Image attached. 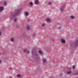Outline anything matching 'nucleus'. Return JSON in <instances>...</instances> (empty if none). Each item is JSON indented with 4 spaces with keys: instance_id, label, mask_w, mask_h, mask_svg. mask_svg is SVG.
Wrapping results in <instances>:
<instances>
[{
    "instance_id": "obj_1",
    "label": "nucleus",
    "mask_w": 78,
    "mask_h": 78,
    "mask_svg": "<svg viewBox=\"0 0 78 78\" xmlns=\"http://www.w3.org/2000/svg\"><path fill=\"white\" fill-rule=\"evenodd\" d=\"M19 10H17L15 11L14 13H12V14L11 15L10 19L11 20H12V19L14 18V17H15L16 16L19 14Z\"/></svg>"
},
{
    "instance_id": "obj_2",
    "label": "nucleus",
    "mask_w": 78,
    "mask_h": 78,
    "mask_svg": "<svg viewBox=\"0 0 78 78\" xmlns=\"http://www.w3.org/2000/svg\"><path fill=\"white\" fill-rule=\"evenodd\" d=\"M37 50H36V49H34L32 50V53L33 56L34 57V58H37Z\"/></svg>"
},
{
    "instance_id": "obj_3",
    "label": "nucleus",
    "mask_w": 78,
    "mask_h": 78,
    "mask_svg": "<svg viewBox=\"0 0 78 78\" xmlns=\"http://www.w3.org/2000/svg\"><path fill=\"white\" fill-rule=\"evenodd\" d=\"M6 4H7V2L5 1H2V3H1V5L3 6H6Z\"/></svg>"
},
{
    "instance_id": "obj_4",
    "label": "nucleus",
    "mask_w": 78,
    "mask_h": 78,
    "mask_svg": "<svg viewBox=\"0 0 78 78\" xmlns=\"http://www.w3.org/2000/svg\"><path fill=\"white\" fill-rule=\"evenodd\" d=\"M46 21L48 23L51 22V19L50 18L47 17L46 19Z\"/></svg>"
},
{
    "instance_id": "obj_5",
    "label": "nucleus",
    "mask_w": 78,
    "mask_h": 78,
    "mask_svg": "<svg viewBox=\"0 0 78 78\" xmlns=\"http://www.w3.org/2000/svg\"><path fill=\"white\" fill-rule=\"evenodd\" d=\"M5 7L3 6H0V12H2L4 10Z\"/></svg>"
},
{
    "instance_id": "obj_6",
    "label": "nucleus",
    "mask_w": 78,
    "mask_h": 78,
    "mask_svg": "<svg viewBox=\"0 0 78 78\" xmlns=\"http://www.w3.org/2000/svg\"><path fill=\"white\" fill-rule=\"evenodd\" d=\"M23 50L25 53H27V54H29L30 53V51L28 50V49H25Z\"/></svg>"
},
{
    "instance_id": "obj_7",
    "label": "nucleus",
    "mask_w": 78,
    "mask_h": 78,
    "mask_svg": "<svg viewBox=\"0 0 78 78\" xmlns=\"http://www.w3.org/2000/svg\"><path fill=\"white\" fill-rule=\"evenodd\" d=\"M78 44V41H76L75 42V47H77Z\"/></svg>"
},
{
    "instance_id": "obj_8",
    "label": "nucleus",
    "mask_w": 78,
    "mask_h": 78,
    "mask_svg": "<svg viewBox=\"0 0 78 78\" xmlns=\"http://www.w3.org/2000/svg\"><path fill=\"white\" fill-rule=\"evenodd\" d=\"M72 71L71 69H69L67 72V73L68 74H70L71 73H72Z\"/></svg>"
},
{
    "instance_id": "obj_9",
    "label": "nucleus",
    "mask_w": 78,
    "mask_h": 78,
    "mask_svg": "<svg viewBox=\"0 0 78 78\" xmlns=\"http://www.w3.org/2000/svg\"><path fill=\"white\" fill-rule=\"evenodd\" d=\"M14 40H15V39L13 37H12L10 38V41L12 42H14Z\"/></svg>"
},
{
    "instance_id": "obj_10",
    "label": "nucleus",
    "mask_w": 78,
    "mask_h": 78,
    "mask_svg": "<svg viewBox=\"0 0 78 78\" xmlns=\"http://www.w3.org/2000/svg\"><path fill=\"white\" fill-rule=\"evenodd\" d=\"M30 28H31L30 27V26L28 25L27 26V30H30Z\"/></svg>"
},
{
    "instance_id": "obj_11",
    "label": "nucleus",
    "mask_w": 78,
    "mask_h": 78,
    "mask_svg": "<svg viewBox=\"0 0 78 78\" xmlns=\"http://www.w3.org/2000/svg\"><path fill=\"white\" fill-rule=\"evenodd\" d=\"M60 10H61V12H63L64 11V8L62 7H60Z\"/></svg>"
},
{
    "instance_id": "obj_12",
    "label": "nucleus",
    "mask_w": 78,
    "mask_h": 78,
    "mask_svg": "<svg viewBox=\"0 0 78 78\" xmlns=\"http://www.w3.org/2000/svg\"><path fill=\"white\" fill-rule=\"evenodd\" d=\"M61 41L62 43H64L66 42V40L64 39H62L61 40Z\"/></svg>"
},
{
    "instance_id": "obj_13",
    "label": "nucleus",
    "mask_w": 78,
    "mask_h": 78,
    "mask_svg": "<svg viewBox=\"0 0 78 78\" xmlns=\"http://www.w3.org/2000/svg\"><path fill=\"white\" fill-rule=\"evenodd\" d=\"M17 77H18V78H20L21 76H21V75H20V74H18L17 75Z\"/></svg>"
},
{
    "instance_id": "obj_14",
    "label": "nucleus",
    "mask_w": 78,
    "mask_h": 78,
    "mask_svg": "<svg viewBox=\"0 0 78 78\" xmlns=\"http://www.w3.org/2000/svg\"><path fill=\"white\" fill-rule=\"evenodd\" d=\"M70 17L72 19H75V16L73 15L71 16Z\"/></svg>"
},
{
    "instance_id": "obj_15",
    "label": "nucleus",
    "mask_w": 78,
    "mask_h": 78,
    "mask_svg": "<svg viewBox=\"0 0 78 78\" xmlns=\"http://www.w3.org/2000/svg\"><path fill=\"white\" fill-rule=\"evenodd\" d=\"M38 3H39V0H36L35 1V3L36 5H37L38 4Z\"/></svg>"
},
{
    "instance_id": "obj_16",
    "label": "nucleus",
    "mask_w": 78,
    "mask_h": 78,
    "mask_svg": "<svg viewBox=\"0 0 78 78\" xmlns=\"http://www.w3.org/2000/svg\"><path fill=\"white\" fill-rule=\"evenodd\" d=\"M28 12H26L25 13V14L26 15V16H28Z\"/></svg>"
},
{
    "instance_id": "obj_17",
    "label": "nucleus",
    "mask_w": 78,
    "mask_h": 78,
    "mask_svg": "<svg viewBox=\"0 0 78 78\" xmlns=\"http://www.w3.org/2000/svg\"><path fill=\"white\" fill-rule=\"evenodd\" d=\"M43 62H44V63H45V62H46V61H47V60L45 59H43Z\"/></svg>"
},
{
    "instance_id": "obj_18",
    "label": "nucleus",
    "mask_w": 78,
    "mask_h": 78,
    "mask_svg": "<svg viewBox=\"0 0 78 78\" xmlns=\"http://www.w3.org/2000/svg\"><path fill=\"white\" fill-rule=\"evenodd\" d=\"M30 6H33V3L32 2H30Z\"/></svg>"
},
{
    "instance_id": "obj_19",
    "label": "nucleus",
    "mask_w": 78,
    "mask_h": 78,
    "mask_svg": "<svg viewBox=\"0 0 78 78\" xmlns=\"http://www.w3.org/2000/svg\"><path fill=\"white\" fill-rule=\"evenodd\" d=\"M39 52L40 53H41V54H42V51L39 50Z\"/></svg>"
},
{
    "instance_id": "obj_20",
    "label": "nucleus",
    "mask_w": 78,
    "mask_h": 78,
    "mask_svg": "<svg viewBox=\"0 0 78 78\" xmlns=\"http://www.w3.org/2000/svg\"><path fill=\"white\" fill-rule=\"evenodd\" d=\"M42 27H45V23H42L41 24Z\"/></svg>"
},
{
    "instance_id": "obj_21",
    "label": "nucleus",
    "mask_w": 78,
    "mask_h": 78,
    "mask_svg": "<svg viewBox=\"0 0 78 78\" xmlns=\"http://www.w3.org/2000/svg\"><path fill=\"white\" fill-rule=\"evenodd\" d=\"M48 5H51V2H49L48 3Z\"/></svg>"
},
{
    "instance_id": "obj_22",
    "label": "nucleus",
    "mask_w": 78,
    "mask_h": 78,
    "mask_svg": "<svg viewBox=\"0 0 78 78\" xmlns=\"http://www.w3.org/2000/svg\"><path fill=\"white\" fill-rule=\"evenodd\" d=\"M73 69H75V66H73Z\"/></svg>"
},
{
    "instance_id": "obj_23",
    "label": "nucleus",
    "mask_w": 78,
    "mask_h": 78,
    "mask_svg": "<svg viewBox=\"0 0 78 78\" xmlns=\"http://www.w3.org/2000/svg\"><path fill=\"white\" fill-rule=\"evenodd\" d=\"M17 20V19H16V18H15V19H14V22H16V20Z\"/></svg>"
},
{
    "instance_id": "obj_24",
    "label": "nucleus",
    "mask_w": 78,
    "mask_h": 78,
    "mask_svg": "<svg viewBox=\"0 0 78 78\" xmlns=\"http://www.w3.org/2000/svg\"><path fill=\"white\" fill-rule=\"evenodd\" d=\"M59 29H61V26H60L58 27Z\"/></svg>"
},
{
    "instance_id": "obj_25",
    "label": "nucleus",
    "mask_w": 78,
    "mask_h": 78,
    "mask_svg": "<svg viewBox=\"0 0 78 78\" xmlns=\"http://www.w3.org/2000/svg\"><path fill=\"white\" fill-rule=\"evenodd\" d=\"M7 78H12V77H8Z\"/></svg>"
},
{
    "instance_id": "obj_26",
    "label": "nucleus",
    "mask_w": 78,
    "mask_h": 78,
    "mask_svg": "<svg viewBox=\"0 0 78 78\" xmlns=\"http://www.w3.org/2000/svg\"><path fill=\"white\" fill-rule=\"evenodd\" d=\"M1 62H2V61H1V60H0V64H1Z\"/></svg>"
},
{
    "instance_id": "obj_27",
    "label": "nucleus",
    "mask_w": 78,
    "mask_h": 78,
    "mask_svg": "<svg viewBox=\"0 0 78 78\" xmlns=\"http://www.w3.org/2000/svg\"><path fill=\"white\" fill-rule=\"evenodd\" d=\"M1 33H2L0 32V36H1Z\"/></svg>"
},
{
    "instance_id": "obj_28",
    "label": "nucleus",
    "mask_w": 78,
    "mask_h": 78,
    "mask_svg": "<svg viewBox=\"0 0 78 78\" xmlns=\"http://www.w3.org/2000/svg\"><path fill=\"white\" fill-rule=\"evenodd\" d=\"M34 36H36V34H34Z\"/></svg>"
},
{
    "instance_id": "obj_29",
    "label": "nucleus",
    "mask_w": 78,
    "mask_h": 78,
    "mask_svg": "<svg viewBox=\"0 0 78 78\" xmlns=\"http://www.w3.org/2000/svg\"><path fill=\"white\" fill-rule=\"evenodd\" d=\"M16 27H17V28H19V27L17 26H16Z\"/></svg>"
},
{
    "instance_id": "obj_30",
    "label": "nucleus",
    "mask_w": 78,
    "mask_h": 78,
    "mask_svg": "<svg viewBox=\"0 0 78 78\" xmlns=\"http://www.w3.org/2000/svg\"><path fill=\"white\" fill-rule=\"evenodd\" d=\"M1 55L0 54V56Z\"/></svg>"
}]
</instances>
